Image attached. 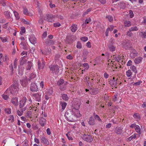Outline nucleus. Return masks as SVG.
<instances>
[{
    "mask_svg": "<svg viewBox=\"0 0 146 146\" xmlns=\"http://www.w3.org/2000/svg\"><path fill=\"white\" fill-rule=\"evenodd\" d=\"M29 40L30 42L33 44H35L36 43V39L33 35H31Z\"/></svg>",
    "mask_w": 146,
    "mask_h": 146,
    "instance_id": "obj_11",
    "label": "nucleus"
},
{
    "mask_svg": "<svg viewBox=\"0 0 146 146\" xmlns=\"http://www.w3.org/2000/svg\"><path fill=\"white\" fill-rule=\"evenodd\" d=\"M115 78L113 77V80H110V84L113 87H115L117 85V80H114Z\"/></svg>",
    "mask_w": 146,
    "mask_h": 146,
    "instance_id": "obj_19",
    "label": "nucleus"
},
{
    "mask_svg": "<svg viewBox=\"0 0 146 146\" xmlns=\"http://www.w3.org/2000/svg\"><path fill=\"white\" fill-rule=\"evenodd\" d=\"M80 105V102H78L74 104L73 108L71 110L76 112V110L78 111V110L79 109Z\"/></svg>",
    "mask_w": 146,
    "mask_h": 146,
    "instance_id": "obj_10",
    "label": "nucleus"
},
{
    "mask_svg": "<svg viewBox=\"0 0 146 146\" xmlns=\"http://www.w3.org/2000/svg\"><path fill=\"white\" fill-rule=\"evenodd\" d=\"M137 135V134L136 133L134 134L133 135L128 138L127 139V141H130L133 139H135L136 138Z\"/></svg>",
    "mask_w": 146,
    "mask_h": 146,
    "instance_id": "obj_28",
    "label": "nucleus"
},
{
    "mask_svg": "<svg viewBox=\"0 0 146 146\" xmlns=\"http://www.w3.org/2000/svg\"><path fill=\"white\" fill-rule=\"evenodd\" d=\"M7 118L8 120L10 121L11 123L13 122L14 121V117L13 115H9Z\"/></svg>",
    "mask_w": 146,
    "mask_h": 146,
    "instance_id": "obj_33",
    "label": "nucleus"
},
{
    "mask_svg": "<svg viewBox=\"0 0 146 146\" xmlns=\"http://www.w3.org/2000/svg\"><path fill=\"white\" fill-rule=\"evenodd\" d=\"M50 70L52 73H57L59 72V68L58 65H53L51 66H49Z\"/></svg>",
    "mask_w": 146,
    "mask_h": 146,
    "instance_id": "obj_4",
    "label": "nucleus"
},
{
    "mask_svg": "<svg viewBox=\"0 0 146 146\" xmlns=\"http://www.w3.org/2000/svg\"><path fill=\"white\" fill-rule=\"evenodd\" d=\"M137 52L135 50H133L131 52L130 56L132 58H134L138 55Z\"/></svg>",
    "mask_w": 146,
    "mask_h": 146,
    "instance_id": "obj_16",
    "label": "nucleus"
},
{
    "mask_svg": "<svg viewBox=\"0 0 146 146\" xmlns=\"http://www.w3.org/2000/svg\"><path fill=\"white\" fill-rule=\"evenodd\" d=\"M70 29L72 32H75L78 29L77 25L75 24H73L70 27Z\"/></svg>",
    "mask_w": 146,
    "mask_h": 146,
    "instance_id": "obj_18",
    "label": "nucleus"
},
{
    "mask_svg": "<svg viewBox=\"0 0 146 146\" xmlns=\"http://www.w3.org/2000/svg\"><path fill=\"white\" fill-rule=\"evenodd\" d=\"M4 15L5 17L7 18H10L11 17L10 13V12L8 11H5L4 12Z\"/></svg>",
    "mask_w": 146,
    "mask_h": 146,
    "instance_id": "obj_38",
    "label": "nucleus"
},
{
    "mask_svg": "<svg viewBox=\"0 0 146 146\" xmlns=\"http://www.w3.org/2000/svg\"><path fill=\"white\" fill-rule=\"evenodd\" d=\"M8 38L7 36L5 37H0V39L3 42H5L7 41Z\"/></svg>",
    "mask_w": 146,
    "mask_h": 146,
    "instance_id": "obj_36",
    "label": "nucleus"
},
{
    "mask_svg": "<svg viewBox=\"0 0 146 146\" xmlns=\"http://www.w3.org/2000/svg\"><path fill=\"white\" fill-rule=\"evenodd\" d=\"M117 95H115L114 96L113 98V100L114 102H115L117 100Z\"/></svg>",
    "mask_w": 146,
    "mask_h": 146,
    "instance_id": "obj_64",
    "label": "nucleus"
},
{
    "mask_svg": "<svg viewBox=\"0 0 146 146\" xmlns=\"http://www.w3.org/2000/svg\"><path fill=\"white\" fill-rule=\"evenodd\" d=\"M135 129L136 131L139 133V137L140 136V134H141V130L139 126L138 125H137L135 128Z\"/></svg>",
    "mask_w": 146,
    "mask_h": 146,
    "instance_id": "obj_22",
    "label": "nucleus"
},
{
    "mask_svg": "<svg viewBox=\"0 0 146 146\" xmlns=\"http://www.w3.org/2000/svg\"><path fill=\"white\" fill-rule=\"evenodd\" d=\"M24 67L22 65H20L19 66V72H20L21 74L23 72L24 70Z\"/></svg>",
    "mask_w": 146,
    "mask_h": 146,
    "instance_id": "obj_40",
    "label": "nucleus"
},
{
    "mask_svg": "<svg viewBox=\"0 0 146 146\" xmlns=\"http://www.w3.org/2000/svg\"><path fill=\"white\" fill-rule=\"evenodd\" d=\"M28 79L26 77L22 80L21 81V84L23 86H25L28 84Z\"/></svg>",
    "mask_w": 146,
    "mask_h": 146,
    "instance_id": "obj_13",
    "label": "nucleus"
},
{
    "mask_svg": "<svg viewBox=\"0 0 146 146\" xmlns=\"http://www.w3.org/2000/svg\"><path fill=\"white\" fill-rule=\"evenodd\" d=\"M60 26V24L59 23H55L54 24V27H59Z\"/></svg>",
    "mask_w": 146,
    "mask_h": 146,
    "instance_id": "obj_62",
    "label": "nucleus"
},
{
    "mask_svg": "<svg viewBox=\"0 0 146 146\" xmlns=\"http://www.w3.org/2000/svg\"><path fill=\"white\" fill-rule=\"evenodd\" d=\"M89 53L86 50H84L83 51V54L84 56V59H86V56L88 55Z\"/></svg>",
    "mask_w": 146,
    "mask_h": 146,
    "instance_id": "obj_30",
    "label": "nucleus"
},
{
    "mask_svg": "<svg viewBox=\"0 0 146 146\" xmlns=\"http://www.w3.org/2000/svg\"><path fill=\"white\" fill-rule=\"evenodd\" d=\"M131 25L130 22L129 21H126L124 22V25L125 26L129 27Z\"/></svg>",
    "mask_w": 146,
    "mask_h": 146,
    "instance_id": "obj_32",
    "label": "nucleus"
},
{
    "mask_svg": "<svg viewBox=\"0 0 146 146\" xmlns=\"http://www.w3.org/2000/svg\"><path fill=\"white\" fill-rule=\"evenodd\" d=\"M130 69L134 73H137V71L136 67L134 65L130 67Z\"/></svg>",
    "mask_w": 146,
    "mask_h": 146,
    "instance_id": "obj_35",
    "label": "nucleus"
},
{
    "mask_svg": "<svg viewBox=\"0 0 146 146\" xmlns=\"http://www.w3.org/2000/svg\"><path fill=\"white\" fill-rule=\"evenodd\" d=\"M0 3L2 4V5L5 6L6 5V3L4 0H0Z\"/></svg>",
    "mask_w": 146,
    "mask_h": 146,
    "instance_id": "obj_53",
    "label": "nucleus"
},
{
    "mask_svg": "<svg viewBox=\"0 0 146 146\" xmlns=\"http://www.w3.org/2000/svg\"><path fill=\"white\" fill-rule=\"evenodd\" d=\"M20 46L22 48L25 50L27 49L28 48L27 46L23 42H21L20 44Z\"/></svg>",
    "mask_w": 146,
    "mask_h": 146,
    "instance_id": "obj_23",
    "label": "nucleus"
},
{
    "mask_svg": "<svg viewBox=\"0 0 146 146\" xmlns=\"http://www.w3.org/2000/svg\"><path fill=\"white\" fill-rule=\"evenodd\" d=\"M94 118L98 120L100 122H102L101 119L98 115H95V113H94Z\"/></svg>",
    "mask_w": 146,
    "mask_h": 146,
    "instance_id": "obj_42",
    "label": "nucleus"
},
{
    "mask_svg": "<svg viewBox=\"0 0 146 146\" xmlns=\"http://www.w3.org/2000/svg\"><path fill=\"white\" fill-rule=\"evenodd\" d=\"M88 38L86 37H81L80 39L83 42H86L88 40Z\"/></svg>",
    "mask_w": 146,
    "mask_h": 146,
    "instance_id": "obj_57",
    "label": "nucleus"
},
{
    "mask_svg": "<svg viewBox=\"0 0 146 146\" xmlns=\"http://www.w3.org/2000/svg\"><path fill=\"white\" fill-rule=\"evenodd\" d=\"M119 7L120 8L122 9H124L126 7L125 3L123 2L119 3L118 4Z\"/></svg>",
    "mask_w": 146,
    "mask_h": 146,
    "instance_id": "obj_29",
    "label": "nucleus"
},
{
    "mask_svg": "<svg viewBox=\"0 0 146 146\" xmlns=\"http://www.w3.org/2000/svg\"><path fill=\"white\" fill-rule=\"evenodd\" d=\"M110 50L111 51H114L115 50V48L112 45H110L109 46Z\"/></svg>",
    "mask_w": 146,
    "mask_h": 146,
    "instance_id": "obj_47",
    "label": "nucleus"
},
{
    "mask_svg": "<svg viewBox=\"0 0 146 146\" xmlns=\"http://www.w3.org/2000/svg\"><path fill=\"white\" fill-rule=\"evenodd\" d=\"M91 21V19L90 18H89L88 19H87L85 20V23L86 24H88L89 23V22H90Z\"/></svg>",
    "mask_w": 146,
    "mask_h": 146,
    "instance_id": "obj_63",
    "label": "nucleus"
},
{
    "mask_svg": "<svg viewBox=\"0 0 146 146\" xmlns=\"http://www.w3.org/2000/svg\"><path fill=\"white\" fill-rule=\"evenodd\" d=\"M64 80L63 79H61L58 82L57 84L58 85H60L64 83Z\"/></svg>",
    "mask_w": 146,
    "mask_h": 146,
    "instance_id": "obj_49",
    "label": "nucleus"
},
{
    "mask_svg": "<svg viewBox=\"0 0 146 146\" xmlns=\"http://www.w3.org/2000/svg\"><path fill=\"white\" fill-rule=\"evenodd\" d=\"M41 142L46 145H47L49 144V142L45 137H42L41 138Z\"/></svg>",
    "mask_w": 146,
    "mask_h": 146,
    "instance_id": "obj_15",
    "label": "nucleus"
},
{
    "mask_svg": "<svg viewBox=\"0 0 146 146\" xmlns=\"http://www.w3.org/2000/svg\"><path fill=\"white\" fill-rule=\"evenodd\" d=\"M21 21L24 23V24L29 25L30 24V23L29 21L28 20H26L25 19H21Z\"/></svg>",
    "mask_w": 146,
    "mask_h": 146,
    "instance_id": "obj_37",
    "label": "nucleus"
},
{
    "mask_svg": "<svg viewBox=\"0 0 146 146\" xmlns=\"http://www.w3.org/2000/svg\"><path fill=\"white\" fill-rule=\"evenodd\" d=\"M131 31H130V29H129V31H127L126 35L127 36L130 37L132 36L133 34Z\"/></svg>",
    "mask_w": 146,
    "mask_h": 146,
    "instance_id": "obj_51",
    "label": "nucleus"
},
{
    "mask_svg": "<svg viewBox=\"0 0 146 146\" xmlns=\"http://www.w3.org/2000/svg\"><path fill=\"white\" fill-rule=\"evenodd\" d=\"M26 64V70H30L32 66V64L31 62H28V63Z\"/></svg>",
    "mask_w": 146,
    "mask_h": 146,
    "instance_id": "obj_27",
    "label": "nucleus"
},
{
    "mask_svg": "<svg viewBox=\"0 0 146 146\" xmlns=\"http://www.w3.org/2000/svg\"><path fill=\"white\" fill-rule=\"evenodd\" d=\"M88 123L90 125H93L95 123L94 119L92 117L90 118Z\"/></svg>",
    "mask_w": 146,
    "mask_h": 146,
    "instance_id": "obj_26",
    "label": "nucleus"
},
{
    "mask_svg": "<svg viewBox=\"0 0 146 146\" xmlns=\"http://www.w3.org/2000/svg\"><path fill=\"white\" fill-rule=\"evenodd\" d=\"M36 75L34 73H32L29 76V78L30 79H28L29 81L31 79L35 77Z\"/></svg>",
    "mask_w": 146,
    "mask_h": 146,
    "instance_id": "obj_45",
    "label": "nucleus"
},
{
    "mask_svg": "<svg viewBox=\"0 0 146 146\" xmlns=\"http://www.w3.org/2000/svg\"><path fill=\"white\" fill-rule=\"evenodd\" d=\"M67 104V103L64 102H60V105L62 107V110H64L65 109Z\"/></svg>",
    "mask_w": 146,
    "mask_h": 146,
    "instance_id": "obj_25",
    "label": "nucleus"
},
{
    "mask_svg": "<svg viewBox=\"0 0 146 146\" xmlns=\"http://www.w3.org/2000/svg\"><path fill=\"white\" fill-rule=\"evenodd\" d=\"M129 29L130 31H136L138 29V28L137 26L132 27Z\"/></svg>",
    "mask_w": 146,
    "mask_h": 146,
    "instance_id": "obj_46",
    "label": "nucleus"
},
{
    "mask_svg": "<svg viewBox=\"0 0 146 146\" xmlns=\"http://www.w3.org/2000/svg\"><path fill=\"white\" fill-rule=\"evenodd\" d=\"M5 112L8 114H9L11 113V110L10 108H7L5 109Z\"/></svg>",
    "mask_w": 146,
    "mask_h": 146,
    "instance_id": "obj_56",
    "label": "nucleus"
},
{
    "mask_svg": "<svg viewBox=\"0 0 146 146\" xmlns=\"http://www.w3.org/2000/svg\"><path fill=\"white\" fill-rule=\"evenodd\" d=\"M132 74V73L130 70H128L126 72V75L128 77L131 76Z\"/></svg>",
    "mask_w": 146,
    "mask_h": 146,
    "instance_id": "obj_39",
    "label": "nucleus"
},
{
    "mask_svg": "<svg viewBox=\"0 0 146 146\" xmlns=\"http://www.w3.org/2000/svg\"><path fill=\"white\" fill-rule=\"evenodd\" d=\"M142 82L141 81H139L138 82L134 83L133 84L134 86H137L139 85L141 83H142Z\"/></svg>",
    "mask_w": 146,
    "mask_h": 146,
    "instance_id": "obj_58",
    "label": "nucleus"
},
{
    "mask_svg": "<svg viewBox=\"0 0 146 146\" xmlns=\"http://www.w3.org/2000/svg\"><path fill=\"white\" fill-rule=\"evenodd\" d=\"M13 13H14L16 19H19L20 17L18 13L15 11H14Z\"/></svg>",
    "mask_w": 146,
    "mask_h": 146,
    "instance_id": "obj_44",
    "label": "nucleus"
},
{
    "mask_svg": "<svg viewBox=\"0 0 146 146\" xmlns=\"http://www.w3.org/2000/svg\"><path fill=\"white\" fill-rule=\"evenodd\" d=\"M143 58L141 57H139L134 60V62L135 63L138 64L140 63L142 61Z\"/></svg>",
    "mask_w": 146,
    "mask_h": 146,
    "instance_id": "obj_21",
    "label": "nucleus"
},
{
    "mask_svg": "<svg viewBox=\"0 0 146 146\" xmlns=\"http://www.w3.org/2000/svg\"><path fill=\"white\" fill-rule=\"evenodd\" d=\"M25 32V28L24 27H21V31H20V34L23 35Z\"/></svg>",
    "mask_w": 146,
    "mask_h": 146,
    "instance_id": "obj_41",
    "label": "nucleus"
},
{
    "mask_svg": "<svg viewBox=\"0 0 146 146\" xmlns=\"http://www.w3.org/2000/svg\"><path fill=\"white\" fill-rule=\"evenodd\" d=\"M62 99L64 101L67 100L69 98V97L66 94H63L62 96Z\"/></svg>",
    "mask_w": 146,
    "mask_h": 146,
    "instance_id": "obj_31",
    "label": "nucleus"
},
{
    "mask_svg": "<svg viewBox=\"0 0 146 146\" xmlns=\"http://www.w3.org/2000/svg\"><path fill=\"white\" fill-rule=\"evenodd\" d=\"M46 119L43 117H41L40 118L39 123L40 125L42 127L44 126L46 124Z\"/></svg>",
    "mask_w": 146,
    "mask_h": 146,
    "instance_id": "obj_9",
    "label": "nucleus"
},
{
    "mask_svg": "<svg viewBox=\"0 0 146 146\" xmlns=\"http://www.w3.org/2000/svg\"><path fill=\"white\" fill-rule=\"evenodd\" d=\"M30 90L32 92H36L38 90V88L35 84L32 83L30 87Z\"/></svg>",
    "mask_w": 146,
    "mask_h": 146,
    "instance_id": "obj_7",
    "label": "nucleus"
},
{
    "mask_svg": "<svg viewBox=\"0 0 146 146\" xmlns=\"http://www.w3.org/2000/svg\"><path fill=\"white\" fill-rule=\"evenodd\" d=\"M27 100L26 98L24 97L21 99L19 103L20 108H22L25 105Z\"/></svg>",
    "mask_w": 146,
    "mask_h": 146,
    "instance_id": "obj_8",
    "label": "nucleus"
},
{
    "mask_svg": "<svg viewBox=\"0 0 146 146\" xmlns=\"http://www.w3.org/2000/svg\"><path fill=\"white\" fill-rule=\"evenodd\" d=\"M66 136L68 138V139L69 140H72L73 139V138L72 137H71V136L70 135V134L69 133H68L66 134Z\"/></svg>",
    "mask_w": 146,
    "mask_h": 146,
    "instance_id": "obj_50",
    "label": "nucleus"
},
{
    "mask_svg": "<svg viewBox=\"0 0 146 146\" xmlns=\"http://www.w3.org/2000/svg\"><path fill=\"white\" fill-rule=\"evenodd\" d=\"M83 66L85 68V69L86 70H88L89 68V66H88V64L87 63H85L83 64Z\"/></svg>",
    "mask_w": 146,
    "mask_h": 146,
    "instance_id": "obj_55",
    "label": "nucleus"
},
{
    "mask_svg": "<svg viewBox=\"0 0 146 146\" xmlns=\"http://www.w3.org/2000/svg\"><path fill=\"white\" fill-rule=\"evenodd\" d=\"M82 138L85 141L88 142H91L93 141V139L91 136L88 134H84Z\"/></svg>",
    "mask_w": 146,
    "mask_h": 146,
    "instance_id": "obj_5",
    "label": "nucleus"
},
{
    "mask_svg": "<svg viewBox=\"0 0 146 146\" xmlns=\"http://www.w3.org/2000/svg\"><path fill=\"white\" fill-rule=\"evenodd\" d=\"M55 17V15L51 14H47L46 17L44 18V19L49 22H52L53 21V19Z\"/></svg>",
    "mask_w": 146,
    "mask_h": 146,
    "instance_id": "obj_3",
    "label": "nucleus"
},
{
    "mask_svg": "<svg viewBox=\"0 0 146 146\" xmlns=\"http://www.w3.org/2000/svg\"><path fill=\"white\" fill-rule=\"evenodd\" d=\"M17 59H15L14 60V62L13 64L14 68H16L17 66Z\"/></svg>",
    "mask_w": 146,
    "mask_h": 146,
    "instance_id": "obj_59",
    "label": "nucleus"
},
{
    "mask_svg": "<svg viewBox=\"0 0 146 146\" xmlns=\"http://www.w3.org/2000/svg\"><path fill=\"white\" fill-rule=\"evenodd\" d=\"M41 92H38L37 93L33 94V96L36 101L40 102L41 100Z\"/></svg>",
    "mask_w": 146,
    "mask_h": 146,
    "instance_id": "obj_6",
    "label": "nucleus"
},
{
    "mask_svg": "<svg viewBox=\"0 0 146 146\" xmlns=\"http://www.w3.org/2000/svg\"><path fill=\"white\" fill-rule=\"evenodd\" d=\"M23 12L24 14L26 15H27V14L29 12L27 9L26 8H24L23 9Z\"/></svg>",
    "mask_w": 146,
    "mask_h": 146,
    "instance_id": "obj_61",
    "label": "nucleus"
},
{
    "mask_svg": "<svg viewBox=\"0 0 146 146\" xmlns=\"http://www.w3.org/2000/svg\"><path fill=\"white\" fill-rule=\"evenodd\" d=\"M32 114V112L31 111H29L27 112L26 114V116L27 117H31Z\"/></svg>",
    "mask_w": 146,
    "mask_h": 146,
    "instance_id": "obj_54",
    "label": "nucleus"
},
{
    "mask_svg": "<svg viewBox=\"0 0 146 146\" xmlns=\"http://www.w3.org/2000/svg\"><path fill=\"white\" fill-rule=\"evenodd\" d=\"M19 89L18 84H15L14 85H12L10 87V93L12 94H15Z\"/></svg>",
    "mask_w": 146,
    "mask_h": 146,
    "instance_id": "obj_2",
    "label": "nucleus"
},
{
    "mask_svg": "<svg viewBox=\"0 0 146 146\" xmlns=\"http://www.w3.org/2000/svg\"><path fill=\"white\" fill-rule=\"evenodd\" d=\"M76 47L80 49L82 48V46L81 43L79 42H78L77 43Z\"/></svg>",
    "mask_w": 146,
    "mask_h": 146,
    "instance_id": "obj_52",
    "label": "nucleus"
},
{
    "mask_svg": "<svg viewBox=\"0 0 146 146\" xmlns=\"http://www.w3.org/2000/svg\"><path fill=\"white\" fill-rule=\"evenodd\" d=\"M62 58L60 55L59 54H56L55 56L54 59L56 61V62H58L59 64L60 63V60L62 59Z\"/></svg>",
    "mask_w": 146,
    "mask_h": 146,
    "instance_id": "obj_12",
    "label": "nucleus"
},
{
    "mask_svg": "<svg viewBox=\"0 0 146 146\" xmlns=\"http://www.w3.org/2000/svg\"><path fill=\"white\" fill-rule=\"evenodd\" d=\"M65 115L69 121L73 122L77 120V118L81 116L78 111L76 110V112L71 110H68L65 113Z\"/></svg>",
    "mask_w": 146,
    "mask_h": 146,
    "instance_id": "obj_1",
    "label": "nucleus"
},
{
    "mask_svg": "<svg viewBox=\"0 0 146 146\" xmlns=\"http://www.w3.org/2000/svg\"><path fill=\"white\" fill-rule=\"evenodd\" d=\"M133 117L137 119H140V116L139 114L136 113H135L133 115Z\"/></svg>",
    "mask_w": 146,
    "mask_h": 146,
    "instance_id": "obj_34",
    "label": "nucleus"
},
{
    "mask_svg": "<svg viewBox=\"0 0 146 146\" xmlns=\"http://www.w3.org/2000/svg\"><path fill=\"white\" fill-rule=\"evenodd\" d=\"M106 18L108 19V21L110 22H111L113 20L112 17L110 15L106 16Z\"/></svg>",
    "mask_w": 146,
    "mask_h": 146,
    "instance_id": "obj_43",
    "label": "nucleus"
},
{
    "mask_svg": "<svg viewBox=\"0 0 146 146\" xmlns=\"http://www.w3.org/2000/svg\"><path fill=\"white\" fill-rule=\"evenodd\" d=\"M45 66V64L43 62H42V63L40 62L39 61H38V68L39 69H42L44 68Z\"/></svg>",
    "mask_w": 146,
    "mask_h": 146,
    "instance_id": "obj_20",
    "label": "nucleus"
},
{
    "mask_svg": "<svg viewBox=\"0 0 146 146\" xmlns=\"http://www.w3.org/2000/svg\"><path fill=\"white\" fill-rule=\"evenodd\" d=\"M11 102L15 106H17L18 105L19 102L17 98L15 97L13 98L11 100Z\"/></svg>",
    "mask_w": 146,
    "mask_h": 146,
    "instance_id": "obj_17",
    "label": "nucleus"
},
{
    "mask_svg": "<svg viewBox=\"0 0 146 146\" xmlns=\"http://www.w3.org/2000/svg\"><path fill=\"white\" fill-rule=\"evenodd\" d=\"M129 14L130 18H132L133 17L134 14L133 12L131 10L129 11Z\"/></svg>",
    "mask_w": 146,
    "mask_h": 146,
    "instance_id": "obj_60",
    "label": "nucleus"
},
{
    "mask_svg": "<svg viewBox=\"0 0 146 146\" xmlns=\"http://www.w3.org/2000/svg\"><path fill=\"white\" fill-rule=\"evenodd\" d=\"M123 128L121 127H116L115 128V132L118 134H121L123 132Z\"/></svg>",
    "mask_w": 146,
    "mask_h": 146,
    "instance_id": "obj_14",
    "label": "nucleus"
},
{
    "mask_svg": "<svg viewBox=\"0 0 146 146\" xmlns=\"http://www.w3.org/2000/svg\"><path fill=\"white\" fill-rule=\"evenodd\" d=\"M89 92L92 94H96L98 93V90L95 89H90Z\"/></svg>",
    "mask_w": 146,
    "mask_h": 146,
    "instance_id": "obj_24",
    "label": "nucleus"
},
{
    "mask_svg": "<svg viewBox=\"0 0 146 146\" xmlns=\"http://www.w3.org/2000/svg\"><path fill=\"white\" fill-rule=\"evenodd\" d=\"M92 10V8H89L87 9V10L84 11L83 13L84 15H85L86 14H88L89 12H90Z\"/></svg>",
    "mask_w": 146,
    "mask_h": 146,
    "instance_id": "obj_48",
    "label": "nucleus"
}]
</instances>
